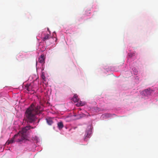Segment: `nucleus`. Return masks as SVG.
Segmentation results:
<instances>
[{
	"label": "nucleus",
	"instance_id": "obj_2",
	"mask_svg": "<svg viewBox=\"0 0 158 158\" xmlns=\"http://www.w3.org/2000/svg\"><path fill=\"white\" fill-rule=\"evenodd\" d=\"M34 127L30 126H27L23 128L21 131H20L22 137V139H19L17 141L19 142H25L26 140H28V139L26 135V132L28 130L30 129H33Z\"/></svg>",
	"mask_w": 158,
	"mask_h": 158
},
{
	"label": "nucleus",
	"instance_id": "obj_1",
	"mask_svg": "<svg viewBox=\"0 0 158 158\" xmlns=\"http://www.w3.org/2000/svg\"><path fill=\"white\" fill-rule=\"evenodd\" d=\"M40 106H36L34 104H32L26 111L25 118V121L27 123H33L35 122L37 119L35 115L40 113Z\"/></svg>",
	"mask_w": 158,
	"mask_h": 158
},
{
	"label": "nucleus",
	"instance_id": "obj_8",
	"mask_svg": "<svg viewBox=\"0 0 158 158\" xmlns=\"http://www.w3.org/2000/svg\"><path fill=\"white\" fill-rule=\"evenodd\" d=\"M90 134V131H86V133L85 135V138L84 140H85L86 137H89V136Z\"/></svg>",
	"mask_w": 158,
	"mask_h": 158
},
{
	"label": "nucleus",
	"instance_id": "obj_10",
	"mask_svg": "<svg viewBox=\"0 0 158 158\" xmlns=\"http://www.w3.org/2000/svg\"><path fill=\"white\" fill-rule=\"evenodd\" d=\"M77 103L76 104V105L77 106H83L84 105V104L82 102L80 101L79 102H77Z\"/></svg>",
	"mask_w": 158,
	"mask_h": 158
},
{
	"label": "nucleus",
	"instance_id": "obj_12",
	"mask_svg": "<svg viewBox=\"0 0 158 158\" xmlns=\"http://www.w3.org/2000/svg\"><path fill=\"white\" fill-rule=\"evenodd\" d=\"M42 78L43 79H44V78H45V76H44V75H42Z\"/></svg>",
	"mask_w": 158,
	"mask_h": 158
},
{
	"label": "nucleus",
	"instance_id": "obj_4",
	"mask_svg": "<svg viewBox=\"0 0 158 158\" xmlns=\"http://www.w3.org/2000/svg\"><path fill=\"white\" fill-rule=\"evenodd\" d=\"M45 58L44 56V55H42L39 58L38 61L39 62L41 63L44 64V63Z\"/></svg>",
	"mask_w": 158,
	"mask_h": 158
},
{
	"label": "nucleus",
	"instance_id": "obj_7",
	"mask_svg": "<svg viewBox=\"0 0 158 158\" xmlns=\"http://www.w3.org/2000/svg\"><path fill=\"white\" fill-rule=\"evenodd\" d=\"M51 37V36L49 34H47L43 38V40L44 41H45L46 40H47L50 38Z\"/></svg>",
	"mask_w": 158,
	"mask_h": 158
},
{
	"label": "nucleus",
	"instance_id": "obj_11",
	"mask_svg": "<svg viewBox=\"0 0 158 158\" xmlns=\"http://www.w3.org/2000/svg\"><path fill=\"white\" fill-rule=\"evenodd\" d=\"M26 89L28 91H29L30 90V89H29V86L28 85H27L26 86Z\"/></svg>",
	"mask_w": 158,
	"mask_h": 158
},
{
	"label": "nucleus",
	"instance_id": "obj_9",
	"mask_svg": "<svg viewBox=\"0 0 158 158\" xmlns=\"http://www.w3.org/2000/svg\"><path fill=\"white\" fill-rule=\"evenodd\" d=\"M57 125L59 129H61L63 127V124L62 122L58 123L57 124Z\"/></svg>",
	"mask_w": 158,
	"mask_h": 158
},
{
	"label": "nucleus",
	"instance_id": "obj_13",
	"mask_svg": "<svg viewBox=\"0 0 158 158\" xmlns=\"http://www.w3.org/2000/svg\"><path fill=\"white\" fill-rule=\"evenodd\" d=\"M47 29H48V30L49 31V28H48Z\"/></svg>",
	"mask_w": 158,
	"mask_h": 158
},
{
	"label": "nucleus",
	"instance_id": "obj_3",
	"mask_svg": "<svg viewBox=\"0 0 158 158\" xmlns=\"http://www.w3.org/2000/svg\"><path fill=\"white\" fill-rule=\"evenodd\" d=\"M20 131L17 134L14 135V137L11 139L10 140H8L6 143V145H9L10 143L15 142L14 140L16 139V141L17 142H20L17 141L19 139H22V137Z\"/></svg>",
	"mask_w": 158,
	"mask_h": 158
},
{
	"label": "nucleus",
	"instance_id": "obj_5",
	"mask_svg": "<svg viewBox=\"0 0 158 158\" xmlns=\"http://www.w3.org/2000/svg\"><path fill=\"white\" fill-rule=\"evenodd\" d=\"M47 123L50 125H51L53 123L52 118H46Z\"/></svg>",
	"mask_w": 158,
	"mask_h": 158
},
{
	"label": "nucleus",
	"instance_id": "obj_6",
	"mask_svg": "<svg viewBox=\"0 0 158 158\" xmlns=\"http://www.w3.org/2000/svg\"><path fill=\"white\" fill-rule=\"evenodd\" d=\"M73 101L74 102H77L79 101V98L77 94H75L73 98Z\"/></svg>",
	"mask_w": 158,
	"mask_h": 158
}]
</instances>
